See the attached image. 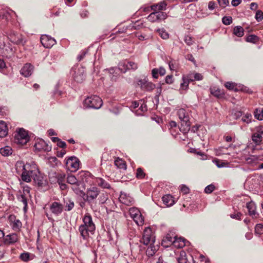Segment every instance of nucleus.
Returning a JSON list of instances; mask_svg holds the SVG:
<instances>
[{
	"label": "nucleus",
	"mask_w": 263,
	"mask_h": 263,
	"mask_svg": "<svg viewBox=\"0 0 263 263\" xmlns=\"http://www.w3.org/2000/svg\"><path fill=\"white\" fill-rule=\"evenodd\" d=\"M15 170L18 174L21 175L23 181L30 182L31 179L39 174V169L37 165L34 163H26L22 161H17L15 164Z\"/></svg>",
	"instance_id": "obj_1"
},
{
	"label": "nucleus",
	"mask_w": 263,
	"mask_h": 263,
	"mask_svg": "<svg viewBox=\"0 0 263 263\" xmlns=\"http://www.w3.org/2000/svg\"><path fill=\"white\" fill-rule=\"evenodd\" d=\"M177 115L181 122L180 130L183 133H187L191 125L190 112L185 109L180 108L177 111Z\"/></svg>",
	"instance_id": "obj_2"
},
{
	"label": "nucleus",
	"mask_w": 263,
	"mask_h": 263,
	"mask_svg": "<svg viewBox=\"0 0 263 263\" xmlns=\"http://www.w3.org/2000/svg\"><path fill=\"white\" fill-rule=\"evenodd\" d=\"M103 104L102 99L97 96L87 97L85 99L84 105L87 107L95 109L100 108Z\"/></svg>",
	"instance_id": "obj_3"
},
{
	"label": "nucleus",
	"mask_w": 263,
	"mask_h": 263,
	"mask_svg": "<svg viewBox=\"0 0 263 263\" xmlns=\"http://www.w3.org/2000/svg\"><path fill=\"white\" fill-rule=\"evenodd\" d=\"M67 182L73 185L72 189L77 194L81 195L82 179L79 177L77 178L74 176L70 175L67 177Z\"/></svg>",
	"instance_id": "obj_4"
},
{
	"label": "nucleus",
	"mask_w": 263,
	"mask_h": 263,
	"mask_svg": "<svg viewBox=\"0 0 263 263\" xmlns=\"http://www.w3.org/2000/svg\"><path fill=\"white\" fill-rule=\"evenodd\" d=\"M129 213L130 217L138 226H142L143 224L144 217L138 208L135 207L130 208L129 209Z\"/></svg>",
	"instance_id": "obj_5"
},
{
	"label": "nucleus",
	"mask_w": 263,
	"mask_h": 263,
	"mask_svg": "<svg viewBox=\"0 0 263 263\" xmlns=\"http://www.w3.org/2000/svg\"><path fill=\"white\" fill-rule=\"evenodd\" d=\"M29 137L27 132L24 128H20L14 136V142L20 145H24L29 141Z\"/></svg>",
	"instance_id": "obj_6"
},
{
	"label": "nucleus",
	"mask_w": 263,
	"mask_h": 263,
	"mask_svg": "<svg viewBox=\"0 0 263 263\" xmlns=\"http://www.w3.org/2000/svg\"><path fill=\"white\" fill-rule=\"evenodd\" d=\"M140 242L145 245L153 244L155 242V237L152 232V230L147 227L143 231L142 237Z\"/></svg>",
	"instance_id": "obj_7"
},
{
	"label": "nucleus",
	"mask_w": 263,
	"mask_h": 263,
	"mask_svg": "<svg viewBox=\"0 0 263 263\" xmlns=\"http://www.w3.org/2000/svg\"><path fill=\"white\" fill-rule=\"evenodd\" d=\"M65 165L67 170L76 172L79 167L80 161L77 157H70L66 160Z\"/></svg>",
	"instance_id": "obj_8"
},
{
	"label": "nucleus",
	"mask_w": 263,
	"mask_h": 263,
	"mask_svg": "<svg viewBox=\"0 0 263 263\" xmlns=\"http://www.w3.org/2000/svg\"><path fill=\"white\" fill-rule=\"evenodd\" d=\"M8 38L11 42L17 45H24L26 42L22 34L13 31H11L8 34Z\"/></svg>",
	"instance_id": "obj_9"
},
{
	"label": "nucleus",
	"mask_w": 263,
	"mask_h": 263,
	"mask_svg": "<svg viewBox=\"0 0 263 263\" xmlns=\"http://www.w3.org/2000/svg\"><path fill=\"white\" fill-rule=\"evenodd\" d=\"M95 229L91 217L90 216L86 215L83 218V231L85 230L87 232L92 233Z\"/></svg>",
	"instance_id": "obj_10"
},
{
	"label": "nucleus",
	"mask_w": 263,
	"mask_h": 263,
	"mask_svg": "<svg viewBox=\"0 0 263 263\" xmlns=\"http://www.w3.org/2000/svg\"><path fill=\"white\" fill-rule=\"evenodd\" d=\"M41 42L43 46L46 48H51L56 43V41L53 38L47 35L41 36Z\"/></svg>",
	"instance_id": "obj_11"
},
{
	"label": "nucleus",
	"mask_w": 263,
	"mask_h": 263,
	"mask_svg": "<svg viewBox=\"0 0 263 263\" xmlns=\"http://www.w3.org/2000/svg\"><path fill=\"white\" fill-rule=\"evenodd\" d=\"M34 146L35 149L37 151H43L45 152H49L51 149V147L49 146L45 141L41 139L37 140Z\"/></svg>",
	"instance_id": "obj_12"
},
{
	"label": "nucleus",
	"mask_w": 263,
	"mask_h": 263,
	"mask_svg": "<svg viewBox=\"0 0 263 263\" xmlns=\"http://www.w3.org/2000/svg\"><path fill=\"white\" fill-rule=\"evenodd\" d=\"M138 85L145 91H152L155 87V85L151 82H148L145 80H140L138 82Z\"/></svg>",
	"instance_id": "obj_13"
},
{
	"label": "nucleus",
	"mask_w": 263,
	"mask_h": 263,
	"mask_svg": "<svg viewBox=\"0 0 263 263\" xmlns=\"http://www.w3.org/2000/svg\"><path fill=\"white\" fill-rule=\"evenodd\" d=\"M34 182L39 186H44L47 184V178L39 171V174L34 176L33 179Z\"/></svg>",
	"instance_id": "obj_14"
},
{
	"label": "nucleus",
	"mask_w": 263,
	"mask_h": 263,
	"mask_svg": "<svg viewBox=\"0 0 263 263\" xmlns=\"http://www.w3.org/2000/svg\"><path fill=\"white\" fill-rule=\"evenodd\" d=\"M119 199L121 203L128 206L131 205L134 203L133 198L128 194L123 192L121 193Z\"/></svg>",
	"instance_id": "obj_15"
},
{
	"label": "nucleus",
	"mask_w": 263,
	"mask_h": 263,
	"mask_svg": "<svg viewBox=\"0 0 263 263\" xmlns=\"http://www.w3.org/2000/svg\"><path fill=\"white\" fill-rule=\"evenodd\" d=\"M99 192V191L95 186L90 187L88 189L86 193L87 200L88 201L93 200L98 196Z\"/></svg>",
	"instance_id": "obj_16"
},
{
	"label": "nucleus",
	"mask_w": 263,
	"mask_h": 263,
	"mask_svg": "<svg viewBox=\"0 0 263 263\" xmlns=\"http://www.w3.org/2000/svg\"><path fill=\"white\" fill-rule=\"evenodd\" d=\"M63 205L60 203L58 202H53L50 206V209L51 212L54 215H59L63 211Z\"/></svg>",
	"instance_id": "obj_17"
},
{
	"label": "nucleus",
	"mask_w": 263,
	"mask_h": 263,
	"mask_svg": "<svg viewBox=\"0 0 263 263\" xmlns=\"http://www.w3.org/2000/svg\"><path fill=\"white\" fill-rule=\"evenodd\" d=\"M176 236L174 234L170 233L166 234V236L162 240V245L167 247L172 245H173L174 241L175 240Z\"/></svg>",
	"instance_id": "obj_18"
},
{
	"label": "nucleus",
	"mask_w": 263,
	"mask_h": 263,
	"mask_svg": "<svg viewBox=\"0 0 263 263\" xmlns=\"http://www.w3.org/2000/svg\"><path fill=\"white\" fill-rule=\"evenodd\" d=\"M85 182L88 185L96 183V178L88 171H83V182Z\"/></svg>",
	"instance_id": "obj_19"
},
{
	"label": "nucleus",
	"mask_w": 263,
	"mask_h": 263,
	"mask_svg": "<svg viewBox=\"0 0 263 263\" xmlns=\"http://www.w3.org/2000/svg\"><path fill=\"white\" fill-rule=\"evenodd\" d=\"M33 67L30 64H25L21 70V73L25 77L30 76L33 71Z\"/></svg>",
	"instance_id": "obj_20"
},
{
	"label": "nucleus",
	"mask_w": 263,
	"mask_h": 263,
	"mask_svg": "<svg viewBox=\"0 0 263 263\" xmlns=\"http://www.w3.org/2000/svg\"><path fill=\"white\" fill-rule=\"evenodd\" d=\"M18 239L17 235L15 233H12L6 236L5 238V242L8 245L13 244L17 242Z\"/></svg>",
	"instance_id": "obj_21"
},
{
	"label": "nucleus",
	"mask_w": 263,
	"mask_h": 263,
	"mask_svg": "<svg viewBox=\"0 0 263 263\" xmlns=\"http://www.w3.org/2000/svg\"><path fill=\"white\" fill-rule=\"evenodd\" d=\"M162 201L166 206H171L175 203V200L172 196L165 195L162 197Z\"/></svg>",
	"instance_id": "obj_22"
},
{
	"label": "nucleus",
	"mask_w": 263,
	"mask_h": 263,
	"mask_svg": "<svg viewBox=\"0 0 263 263\" xmlns=\"http://www.w3.org/2000/svg\"><path fill=\"white\" fill-rule=\"evenodd\" d=\"M186 75L191 82H193L194 81H200L203 79V76L199 73L193 72H190Z\"/></svg>",
	"instance_id": "obj_23"
},
{
	"label": "nucleus",
	"mask_w": 263,
	"mask_h": 263,
	"mask_svg": "<svg viewBox=\"0 0 263 263\" xmlns=\"http://www.w3.org/2000/svg\"><path fill=\"white\" fill-rule=\"evenodd\" d=\"M247 208L250 216L256 217V205L254 202L251 201L247 203Z\"/></svg>",
	"instance_id": "obj_24"
},
{
	"label": "nucleus",
	"mask_w": 263,
	"mask_h": 263,
	"mask_svg": "<svg viewBox=\"0 0 263 263\" xmlns=\"http://www.w3.org/2000/svg\"><path fill=\"white\" fill-rule=\"evenodd\" d=\"M8 134V127L4 121H0V137L4 138Z\"/></svg>",
	"instance_id": "obj_25"
},
{
	"label": "nucleus",
	"mask_w": 263,
	"mask_h": 263,
	"mask_svg": "<svg viewBox=\"0 0 263 263\" xmlns=\"http://www.w3.org/2000/svg\"><path fill=\"white\" fill-rule=\"evenodd\" d=\"M96 183H97L98 186L103 189L110 188V184L101 178H96Z\"/></svg>",
	"instance_id": "obj_26"
},
{
	"label": "nucleus",
	"mask_w": 263,
	"mask_h": 263,
	"mask_svg": "<svg viewBox=\"0 0 263 263\" xmlns=\"http://www.w3.org/2000/svg\"><path fill=\"white\" fill-rule=\"evenodd\" d=\"M182 82L180 84V89L182 90H186L188 89L189 84L191 81L189 80L187 75H183L182 76Z\"/></svg>",
	"instance_id": "obj_27"
},
{
	"label": "nucleus",
	"mask_w": 263,
	"mask_h": 263,
	"mask_svg": "<svg viewBox=\"0 0 263 263\" xmlns=\"http://www.w3.org/2000/svg\"><path fill=\"white\" fill-rule=\"evenodd\" d=\"M165 69L162 67L159 68H154L152 71V76L155 79L158 78V73L161 76H163L165 74Z\"/></svg>",
	"instance_id": "obj_28"
},
{
	"label": "nucleus",
	"mask_w": 263,
	"mask_h": 263,
	"mask_svg": "<svg viewBox=\"0 0 263 263\" xmlns=\"http://www.w3.org/2000/svg\"><path fill=\"white\" fill-rule=\"evenodd\" d=\"M215 153L216 156H220L222 155H230L228 147H220L215 149Z\"/></svg>",
	"instance_id": "obj_29"
},
{
	"label": "nucleus",
	"mask_w": 263,
	"mask_h": 263,
	"mask_svg": "<svg viewBox=\"0 0 263 263\" xmlns=\"http://www.w3.org/2000/svg\"><path fill=\"white\" fill-rule=\"evenodd\" d=\"M115 164L120 169H122L123 170H126V164L124 160L122 159H120L118 158L115 160Z\"/></svg>",
	"instance_id": "obj_30"
},
{
	"label": "nucleus",
	"mask_w": 263,
	"mask_h": 263,
	"mask_svg": "<svg viewBox=\"0 0 263 263\" xmlns=\"http://www.w3.org/2000/svg\"><path fill=\"white\" fill-rule=\"evenodd\" d=\"M173 245L177 248H183L185 245L184 239L182 238H177L176 237L175 240L174 241Z\"/></svg>",
	"instance_id": "obj_31"
},
{
	"label": "nucleus",
	"mask_w": 263,
	"mask_h": 263,
	"mask_svg": "<svg viewBox=\"0 0 263 263\" xmlns=\"http://www.w3.org/2000/svg\"><path fill=\"white\" fill-rule=\"evenodd\" d=\"M0 153L3 156H8L12 154V149L10 146H6L0 148Z\"/></svg>",
	"instance_id": "obj_32"
},
{
	"label": "nucleus",
	"mask_w": 263,
	"mask_h": 263,
	"mask_svg": "<svg viewBox=\"0 0 263 263\" xmlns=\"http://www.w3.org/2000/svg\"><path fill=\"white\" fill-rule=\"evenodd\" d=\"M118 69L122 72H125L128 70V61H124L121 62L118 65Z\"/></svg>",
	"instance_id": "obj_33"
},
{
	"label": "nucleus",
	"mask_w": 263,
	"mask_h": 263,
	"mask_svg": "<svg viewBox=\"0 0 263 263\" xmlns=\"http://www.w3.org/2000/svg\"><path fill=\"white\" fill-rule=\"evenodd\" d=\"M234 34L238 37H241L244 34L243 28L239 26H236L233 29Z\"/></svg>",
	"instance_id": "obj_34"
},
{
	"label": "nucleus",
	"mask_w": 263,
	"mask_h": 263,
	"mask_svg": "<svg viewBox=\"0 0 263 263\" xmlns=\"http://www.w3.org/2000/svg\"><path fill=\"white\" fill-rule=\"evenodd\" d=\"M177 260L178 263H187L186 254L184 251L180 252L179 257L177 258Z\"/></svg>",
	"instance_id": "obj_35"
},
{
	"label": "nucleus",
	"mask_w": 263,
	"mask_h": 263,
	"mask_svg": "<svg viewBox=\"0 0 263 263\" xmlns=\"http://www.w3.org/2000/svg\"><path fill=\"white\" fill-rule=\"evenodd\" d=\"M166 6V4L164 2H161L158 4L154 5L151 6V9L154 11L158 10H162L165 9Z\"/></svg>",
	"instance_id": "obj_36"
},
{
	"label": "nucleus",
	"mask_w": 263,
	"mask_h": 263,
	"mask_svg": "<svg viewBox=\"0 0 263 263\" xmlns=\"http://www.w3.org/2000/svg\"><path fill=\"white\" fill-rule=\"evenodd\" d=\"M18 200L20 202L22 203L24 210L26 211L27 206V199L25 197V195L21 194L20 196L18 197Z\"/></svg>",
	"instance_id": "obj_37"
},
{
	"label": "nucleus",
	"mask_w": 263,
	"mask_h": 263,
	"mask_svg": "<svg viewBox=\"0 0 263 263\" xmlns=\"http://www.w3.org/2000/svg\"><path fill=\"white\" fill-rule=\"evenodd\" d=\"M149 246L146 251V254L148 256H152L156 252V249L153 244H149Z\"/></svg>",
	"instance_id": "obj_38"
},
{
	"label": "nucleus",
	"mask_w": 263,
	"mask_h": 263,
	"mask_svg": "<svg viewBox=\"0 0 263 263\" xmlns=\"http://www.w3.org/2000/svg\"><path fill=\"white\" fill-rule=\"evenodd\" d=\"M262 135L255 132L252 135V140L256 143H259L262 140Z\"/></svg>",
	"instance_id": "obj_39"
},
{
	"label": "nucleus",
	"mask_w": 263,
	"mask_h": 263,
	"mask_svg": "<svg viewBox=\"0 0 263 263\" xmlns=\"http://www.w3.org/2000/svg\"><path fill=\"white\" fill-rule=\"evenodd\" d=\"M259 157L257 156L252 155L246 158V160L248 164H253L258 160Z\"/></svg>",
	"instance_id": "obj_40"
},
{
	"label": "nucleus",
	"mask_w": 263,
	"mask_h": 263,
	"mask_svg": "<svg viewBox=\"0 0 263 263\" xmlns=\"http://www.w3.org/2000/svg\"><path fill=\"white\" fill-rule=\"evenodd\" d=\"M157 31L163 39L165 40L168 38V33L164 29H159Z\"/></svg>",
	"instance_id": "obj_41"
},
{
	"label": "nucleus",
	"mask_w": 263,
	"mask_h": 263,
	"mask_svg": "<svg viewBox=\"0 0 263 263\" xmlns=\"http://www.w3.org/2000/svg\"><path fill=\"white\" fill-rule=\"evenodd\" d=\"M184 41L185 43L189 46L193 45L194 43V39L189 35H185Z\"/></svg>",
	"instance_id": "obj_42"
},
{
	"label": "nucleus",
	"mask_w": 263,
	"mask_h": 263,
	"mask_svg": "<svg viewBox=\"0 0 263 263\" xmlns=\"http://www.w3.org/2000/svg\"><path fill=\"white\" fill-rule=\"evenodd\" d=\"M158 21L164 20L167 17V14L165 12L161 11H156Z\"/></svg>",
	"instance_id": "obj_43"
},
{
	"label": "nucleus",
	"mask_w": 263,
	"mask_h": 263,
	"mask_svg": "<svg viewBox=\"0 0 263 263\" xmlns=\"http://www.w3.org/2000/svg\"><path fill=\"white\" fill-rule=\"evenodd\" d=\"M224 86L227 88H228L229 90H234L235 91L237 90V89L235 87L236 85L234 83L231 82H228L225 83Z\"/></svg>",
	"instance_id": "obj_44"
},
{
	"label": "nucleus",
	"mask_w": 263,
	"mask_h": 263,
	"mask_svg": "<svg viewBox=\"0 0 263 263\" xmlns=\"http://www.w3.org/2000/svg\"><path fill=\"white\" fill-rule=\"evenodd\" d=\"M258 40V37L257 36L255 35H250L248 36L246 38V41L248 42H251L255 43Z\"/></svg>",
	"instance_id": "obj_45"
},
{
	"label": "nucleus",
	"mask_w": 263,
	"mask_h": 263,
	"mask_svg": "<svg viewBox=\"0 0 263 263\" xmlns=\"http://www.w3.org/2000/svg\"><path fill=\"white\" fill-rule=\"evenodd\" d=\"M252 116L250 113H247L244 116L242 117L241 120L243 122L249 123L251 121Z\"/></svg>",
	"instance_id": "obj_46"
},
{
	"label": "nucleus",
	"mask_w": 263,
	"mask_h": 263,
	"mask_svg": "<svg viewBox=\"0 0 263 263\" xmlns=\"http://www.w3.org/2000/svg\"><path fill=\"white\" fill-rule=\"evenodd\" d=\"M210 90L211 94L217 97H219L223 94V93L218 89H215V88H211Z\"/></svg>",
	"instance_id": "obj_47"
},
{
	"label": "nucleus",
	"mask_w": 263,
	"mask_h": 263,
	"mask_svg": "<svg viewBox=\"0 0 263 263\" xmlns=\"http://www.w3.org/2000/svg\"><path fill=\"white\" fill-rule=\"evenodd\" d=\"M20 258L24 261H28L30 259V254L28 252H24L20 255Z\"/></svg>",
	"instance_id": "obj_48"
},
{
	"label": "nucleus",
	"mask_w": 263,
	"mask_h": 263,
	"mask_svg": "<svg viewBox=\"0 0 263 263\" xmlns=\"http://www.w3.org/2000/svg\"><path fill=\"white\" fill-rule=\"evenodd\" d=\"M222 22L226 25H230L232 23V18L231 16H224L222 19Z\"/></svg>",
	"instance_id": "obj_49"
},
{
	"label": "nucleus",
	"mask_w": 263,
	"mask_h": 263,
	"mask_svg": "<svg viewBox=\"0 0 263 263\" xmlns=\"http://www.w3.org/2000/svg\"><path fill=\"white\" fill-rule=\"evenodd\" d=\"M213 162L216 165V166L219 167H223L226 166V163L225 162H223L222 161H221L220 160L215 159L213 160Z\"/></svg>",
	"instance_id": "obj_50"
},
{
	"label": "nucleus",
	"mask_w": 263,
	"mask_h": 263,
	"mask_svg": "<svg viewBox=\"0 0 263 263\" xmlns=\"http://www.w3.org/2000/svg\"><path fill=\"white\" fill-rule=\"evenodd\" d=\"M148 21L154 22L158 21L156 12L151 13L147 17Z\"/></svg>",
	"instance_id": "obj_51"
},
{
	"label": "nucleus",
	"mask_w": 263,
	"mask_h": 263,
	"mask_svg": "<svg viewBox=\"0 0 263 263\" xmlns=\"http://www.w3.org/2000/svg\"><path fill=\"white\" fill-rule=\"evenodd\" d=\"M22 226V223L19 220H15L13 224L12 228L14 230H18Z\"/></svg>",
	"instance_id": "obj_52"
},
{
	"label": "nucleus",
	"mask_w": 263,
	"mask_h": 263,
	"mask_svg": "<svg viewBox=\"0 0 263 263\" xmlns=\"http://www.w3.org/2000/svg\"><path fill=\"white\" fill-rule=\"evenodd\" d=\"M255 19L258 22L261 21L263 19V12L261 10H258L255 14Z\"/></svg>",
	"instance_id": "obj_53"
},
{
	"label": "nucleus",
	"mask_w": 263,
	"mask_h": 263,
	"mask_svg": "<svg viewBox=\"0 0 263 263\" xmlns=\"http://www.w3.org/2000/svg\"><path fill=\"white\" fill-rule=\"evenodd\" d=\"M107 199L108 197L107 194H102L100 195L98 200L101 204H103L107 201Z\"/></svg>",
	"instance_id": "obj_54"
},
{
	"label": "nucleus",
	"mask_w": 263,
	"mask_h": 263,
	"mask_svg": "<svg viewBox=\"0 0 263 263\" xmlns=\"http://www.w3.org/2000/svg\"><path fill=\"white\" fill-rule=\"evenodd\" d=\"M255 231L256 233L258 234H261L263 233V225L261 224H256L255 228Z\"/></svg>",
	"instance_id": "obj_55"
},
{
	"label": "nucleus",
	"mask_w": 263,
	"mask_h": 263,
	"mask_svg": "<svg viewBox=\"0 0 263 263\" xmlns=\"http://www.w3.org/2000/svg\"><path fill=\"white\" fill-rule=\"evenodd\" d=\"M214 189L215 186L213 184H210L205 187L204 192L205 193L210 194L214 190Z\"/></svg>",
	"instance_id": "obj_56"
},
{
	"label": "nucleus",
	"mask_w": 263,
	"mask_h": 263,
	"mask_svg": "<svg viewBox=\"0 0 263 263\" xmlns=\"http://www.w3.org/2000/svg\"><path fill=\"white\" fill-rule=\"evenodd\" d=\"M217 1L219 6L223 8L228 6L229 4V0H217Z\"/></svg>",
	"instance_id": "obj_57"
},
{
	"label": "nucleus",
	"mask_w": 263,
	"mask_h": 263,
	"mask_svg": "<svg viewBox=\"0 0 263 263\" xmlns=\"http://www.w3.org/2000/svg\"><path fill=\"white\" fill-rule=\"evenodd\" d=\"M254 116L255 117L259 120H263V114L262 112V110L259 111L258 112V111L256 110V111L254 112Z\"/></svg>",
	"instance_id": "obj_58"
},
{
	"label": "nucleus",
	"mask_w": 263,
	"mask_h": 263,
	"mask_svg": "<svg viewBox=\"0 0 263 263\" xmlns=\"http://www.w3.org/2000/svg\"><path fill=\"white\" fill-rule=\"evenodd\" d=\"M138 68V65L137 63L132 62L128 61V70H136Z\"/></svg>",
	"instance_id": "obj_59"
},
{
	"label": "nucleus",
	"mask_w": 263,
	"mask_h": 263,
	"mask_svg": "<svg viewBox=\"0 0 263 263\" xmlns=\"http://www.w3.org/2000/svg\"><path fill=\"white\" fill-rule=\"evenodd\" d=\"M145 174L141 168H138L137 170L136 176L138 178H143L144 177Z\"/></svg>",
	"instance_id": "obj_60"
},
{
	"label": "nucleus",
	"mask_w": 263,
	"mask_h": 263,
	"mask_svg": "<svg viewBox=\"0 0 263 263\" xmlns=\"http://www.w3.org/2000/svg\"><path fill=\"white\" fill-rule=\"evenodd\" d=\"M65 210L66 211H70L74 206L73 202H71L70 201H68V202H66Z\"/></svg>",
	"instance_id": "obj_61"
},
{
	"label": "nucleus",
	"mask_w": 263,
	"mask_h": 263,
	"mask_svg": "<svg viewBox=\"0 0 263 263\" xmlns=\"http://www.w3.org/2000/svg\"><path fill=\"white\" fill-rule=\"evenodd\" d=\"M65 178V175L63 174H59L57 176L58 182L60 183L63 182Z\"/></svg>",
	"instance_id": "obj_62"
},
{
	"label": "nucleus",
	"mask_w": 263,
	"mask_h": 263,
	"mask_svg": "<svg viewBox=\"0 0 263 263\" xmlns=\"http://www.w3.org/2000/svg\"><path fill=\"white\" fill-rule=\"evenodd\" d=\"M165 82L167 84H172L173 82V76L167 75L165 78Z\"/></svg>",
	"instance_id": "obj_63"
},
{
	"label": "nucleus",
	"mask_w": 263,
	"mask_h": 263,
	"mask_svg": "<svg viewBox=\"0 0 263 263\" xmlns=\"http://www.w3.org/2000/svg\"><path fill=\"white\" fill-rule=\"evenodd\" d=\"M255 131L257 132L258 133L263 135V126L260 125L257 126L255 128Z\"/></svg>",
	"instance_id": "obj_64"
}]
</instances>
